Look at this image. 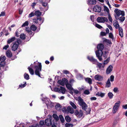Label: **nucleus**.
Instances as JSON below:
<instances>
[{
	"mask_svg": "<svg viewBox=\"0 0 127 127\" xmlns=\"http://www.w3.org/2000/svg\"><path fill=\"white\" fill-rule=\"evenodd\" d=\"M73 126V124L67 123H66L65 125V127H72Z\"/></svg>",
	"mask_w": 127,
	"mask_h": 127,
	"instance_id": "a18cd8bd",
	"label": "nucleus"
},
{
	"mask_svg": "<svg viewBox=\"0 0 127 127\" xmlns=\"http://www.w3.org/2000/svg\"><path fill=\"white\" fill-rule=\"evenodd\" d=\"M53 117L54 118V119L55 120V121H54L55 122H56L57 123V122L59 120V118L58 116L56 114H53Z\"/></svg>",
	"mask_w": 127,
	"mask_h": 127,
	"instance_id": "393cba45",
	"label": "nucleus"
},
{
	"mask_svg": "<svg viewBox=\"0 0 127 127\" xmlns=\"http://www.w3.org/2000/svg\"><path fill=\"white\" fill-rule=\"evenodd\" d=\"M104 10L106 12H107V13H108V15L109 14V10L108 9V8L106 6H104Z\"/></svg>",
	"mask_w": 127,
	"mask_h": 127,
	"instance_id": "4c0bfd02",
	"label": "nucleus"
},
{
	"mask_svg": "<svg viewBox=\"0 0 127 127\" xmlns=\"http://www.w3.org/2000/svg\"><path fill=\"white\" fill-rule=\"evenodd\" d=\"M59 118L60 119V120L62 123H64V118L62 115H60L59 116Z\"/></svg>",
	"mask_w": 127,
	"mask_h": 127,
	"instance_id": "473e14b6",
	"label": "nucleus"
},
{
	"mask_svg": "<svg viewBox=\"0 0 127 127\" xmlns=\"http://www.w3.org/2000/svg\"><path fill=\"white\" fill-rule=\"evenodd\" d=\"M55 107L56 109L58 110H60L62 107V106L59 103H57Z\"/></svg>",
	"mask_w": 127,
	"mask_h": 127,
	"instance_id": "c85d7f7f",
	"label": "nucleus"
},
{
	"mask_svg": "<svg viewBox=\"0 0 127 127\" xmlns=\"http://www.w3.org/2000/svg\"><path fill=\"white\" fill-rule=\"evenodd\" d=\"M70 105L74 109H75L77 107L74 103H73L72 101H70Z\"/></svg>",
	"mask_w": 127,
	"mask_h": 127,
	"instance_id": "ea45409f",
	"label": "nucleus"
},
{
	"mask_svg": "<svg viewBox=\"0 0 127 127\" xmlns=\"http://www.w3.org/2000/svg\"><path fill=\"white\" fill-rule=\"evenodd\" d=\"M110 59V58L109 57L106 60L104 61L103 64H102V68H104V67L105 65L107 64L108 63Z\"/></svg>",
	"mask_w": 127,
	"mask_h": 127,
	"instance_id": "f3484780",
	"label": "nucleus"
},
{
	"mask_svg": "<svg viewBox=\"0 0 127 127\" xmlns=\"http://www.w3.org/2000/svg\"><path fill=\"white\" fill-rule=\"evenodd\" d=\"M97 21L99 23H104L105 22H107L108 20L105 17H99L97 18Z\"/></svg>",
	"mask_w": 127,
	"mask_h": 127,
	"instance_id": "6e6552de",
	"label": "nucleus"
},
{
	"mask_svg": "<svg viewBox=\"0 0 127 127\" xmlns=\"http://www.w3.org/2000/svg\"><path fill=\"white\" fill-rule=\"evenodd\" d=\"M108 18L109 21L110 22H112V19L110 14H109L108 15Z\"/></svg>",
	"mask_w": 127,
	"mask_h": 127,
	"instance_id": "4d7b16f0",
	"label": "nucleus"
},
{
	"mask_svg": "<svg viewBox=\"0 0 127 127\" xmlns=\"http://www.w3.org/2000/svg\"><path fill=\"white\" fill-rule=\"evenodd\" d=\"M83 114L82 110H80L78 115L77 116L79 118H80L82 116Z\"/></svg>",
	"mask_w": 127,
	"mask_h": 127,
	"instance_id": "72a5a7b5",
	"label": "nucleus"
},
{
	"mask_svg": "<svg viewBox=\"0 0 127 127\" xmlns=\"http://www.w3.org/2000/svg\"><path fill=\"white\" fill-rule=\"evenodd\" d=\"M9 47V46L8 45H7L4 46L3 48V49L5 50H6Z\"/></svg>",
	"mask_w": 127,
	"mask_h": 127,
	"instance_id": "0e129e2a",
	"label": "nucleus"
},
{
	"mask_svg": "<svg viewBox=\"0 0 127 127\" xmlns=\"http://www.w3.org/2000/svg\"><path fill=\"white\" fill-rule=\"evenodd\" d=\"M78 101L79 105L82 107V109L86 111V114H89L91 111V109L88 108L87 110V104L84 102L83 99L80 97H78Z\"/></svg>",
	"mask_w": 127,
	"mask_h": 127,
	"instance_id": "f03ea898",
	"label": "nucleus"
},
{
	"mask_svg": "<svg viewBox=\"0 0 127 127\" xmlns=\"http://www.w3.org/2000/svg\"><path fill=\"white\" fill-rule=\"evenodd\" d=\"M111 83L109 78L106 82L105 87L107 88H109L111 87Z\"/></svg>",
	"mask_w": 127,
	"mask_h": 127,
	"instance_id": "5701e85b",
	"label": "nucleus"
},
{
	"mask_svg": "<svg viewBox=\"0 0 127 127\" xmlns=\"http://www.w3.org/2000/svg\"><path fill=\"white\" fill-rule=\"evenodd\" d=\"M95 0H88L87 3L88 4H95L96 3Z\"/></svg>",
	"mask_w": 127,
	"mask_h": 127,
	"instance_id": "6ab92c4d",
	"label": "nucleus"
},
{
	"mask_svg": "<svg viewBox=\"0 0 127 127\" xmlns=\"http://www.w3.org/2000/svg\"><path fill=\"white\" fill-rule=\"evenodd\" d=\"M104 42L107 43L108 44H112V43H111L110 41L108 39H105V40H104Z\"/></svg>",
	"mask_w": 127,
	"mask_h": 127,
	"instance_id": "49530a36",
	"label": "nucleus"
},
{
	"mask_svg": "<svg viewBox=\"0 0 127 127\" xmlns=\"http://www.w3.org/2000/svg\"><path fill=\"white\" fill-rule=\"evenodd\" d=\"M44 122L43 121H40L39 122V124L40 125L42 126L43 125H44Z\"/></svg>",
	"mask_w": 127,
	"mask_h": 127,
	"instance_id": "13d9d810",
	"label": "nucleus"
},
{
	"mask_svg": "<svg viewBox=\"0 0 127 127\" xmlns=\"http://www.w3.org/2000/svg\"><path fill=\"white\" fill-rule=\"evenodd\" d=\"M104 45L103 44H98L97 47L98 50L95 52L96 56L100 61L102 60L101 57L103 54L102 51L104 48Z\"/></svg>",
	"mask_w": 127,
	"mask_h": 127,
	"instance_id": "f257e3e1",
	"label": "nucleus"
},
{
	"mask_svg": "<svg viewBox=\"0 0 127 127\" xmlns=\"http://www.w3.org/2000/svg\"><path fill=\"white\" fill-rule=\"evenodd\" d=\"M85 80L86 82L90 84L92 83V80L89 78H85Z\"/></svg>",
	"mask_w": 127,
	"mask_h": 127,
	"instance_id": "b1692460",
	"label": "nucleus"
},
{
	"mask_svg": "<svg viewBox=\"0 0 127 127\" xmlns=\"http://www.w3.org/2000/svg\"><path fill=\"white\" fill-rule=\"evenodd\" d=\"M109 38L112 39V41H115V38L114 37L112 33H109Z\"/></svg>",
	"mask_w": 127,
	"mask_h": 127,
	"instance_id": "c756f323",
	"label": "nucleus"
},
{
	"mask_svg": "<svg viewBox=\"0 0 127 127\" xmlns=\"http://www.w3.org/2000/svg\"><path fill=\"white\" fill-rule=\"evenodd\" d=\"M93 9L94 11L98 12H100L101 11V7L98 5L95 6Z\"/></svg>",
	"mask_w": 127,
	"mask_h": 127,
	"instance_id": "9b49d317",
	"label": "nucleus"
},
{
	"mask_svg": "<svg viewBox=\"0 0 127 127\" xmlns=\"http://www.w3.org/2000/svg\"><path fill=\"white\" fill-rule=\"evenodd\" d=\"M63 72L65 74H68L69 73V72L68 71L66 70H63Z\"/></svg>",
	"mask_w": 127,
	"mask_h": 127,
	"instance_id": "052dcab7",
	"label": "nucleus"
},
{
	"mask_svg": "<svg viewBox=\"0 0 127 127\" xmlns=\"http://www.w3.org/2000/svg\"><path fill=\"white\" fill-rule=\"evenodd\" d=\"M99 68H100L101 67H102V66L103 65L102 64H101L98 62L97 61V62L95 64Z\"/></svg>",
	"mask_w": 127,
	"mask_h": 127,
	"instance_id": "c9c22d12",
	"label": "nucleus"
},
{
	"mask_svg": "<svg viewBox=\"0 0 127 127\" xmlns=\"http://www.w3.org/2000/svg\"><path fill=\"white\" fill-rule=\"evenodd\" d=\"M108 95L110 98H112L113 97V94L111 92H109L108 93Z\"/></svg>",
	"mask_w": 127,
	"mask_h": 127,
	"instance_id": "c03bdc74",
	"label": "nucleus"
},
{
	"mask_svg": "<svg viewBox=\"0 0 127 127\" xmlns=\"http://www.w3.org/2000/svg\"><path fill=\"white\" fill-rule=\"evenodd\" d=\"M6 55L8 57H11L12 56V54L11 52L9 50H7L6 52Z\"/></svg>",
	"mask_w": 127,
	"mask_h": 127,
	"instance_id": "aec40b11",
	"label": "nucleus"
},
{
	"mask_svg": "<svg viewBox=\"0 0 127 127\" xmlns=\"http://www.w3.org/2000/svg\"><path fill=\"white\" fill-rule=\"evenodd\" d=\"M122 108L125 109H127V104H126L125 105H123Z\"/></svg>",
	"mask_w": 127,
	"mask_h": 127,
	"instance_id": "774afa93",
	"label": "nucleus"
},
{
	"mask_svg": "<svg viewBox=\"0 0 127 127\" xmlns=\"http://www.w3.org/2000/svg\"><path fill=\"white\" fill-rule=\"evenodd\" d=\"M74 93L76 94H78L79 93L78 91L77 90H74L73 89L72 90Z\"/></svg>",
	"mask_w": 127,
	"mask_h": 127,
	"instance_id": "69168bd1",
	"label": "nucleus"
},
{
	"mask_svg": "<svg viewBox=\"0 0 127 127\" xmlns=\"http://www.w3.org/2000/svg\"><path fill=\"white\" fill-rule=\"evenodd\" d=\"M66 88L69 90H72L73 88L72 87L71 85L69 84L66 83Z\"/></svg>",
	"mask_w": 127,
	"mask_h": 127,
	"instance_id": "a878e982",
	"label": "nucleus"
},
{
	"mask_svg": "<svg viewBox=\"0 0 127 127\" xmlns=\"http://www.w3.org/2000/svg\"><path fill=\"white\" fill-rule=\"evenodd\" d=\"M65 119L67 122H70L71 121L70 118L68 116H66L65 117Z\"/></svg>",
	"mask_w": 127,
	"mask_h": 127,
	"instance_id": "e433bc0d",
	"label": "nucleus"
},
{
	"mask_svg": "<svg viewBox=\"0 0 127 127\" xmlns=\"http://www.w3.org/2000/svg\"><path fill=\"white\" fill-rule=\"evenodd\" d=\"M124 16H122L121 17L118 18V19H119L121 22H123L125 19V18L124 17Z\"/></svg>",
	"mask_w": 127,
	"mask_h": 127,
	"instance_id": "79ce46f5",
	"label": "nucleus"
},
{
	"mask_svg": "<svg viewBox=\"0 0 127 127\" xmlns=\"http://www.w3.org/2000/svg\"><path fill=\"white\" fill-rule=\"evenodd\" d=\"M20 37L21 39L24 40L26 38V35L24 33H22L20 35Z\"/></svg>",
	"mask_w": 127,
	"mask_h": 127,
	"instance_id": "58836bf2",
	"label": "nucleus"
},
{
	"mask_svg": "<svg viewBox=\"0 0 127 127\" xmlns=\"http://www.w3.org/2000/svg\"><path fill=\"white\" fill-rule=\"evenodd\" d=\"M30 28L31 30L34 31L36 30L37 27L34 25H32L31 27Z\"/></svg>",
	"mask_w": 127,
	"mask_h": 127,
	"instance_id": "2f4dec72",
	"label": "nucleus"
},
{
	"mask_svg": "<svg viewBox=\"0 0 127 127\" xmlns=\"http://www.w3.org/2000/svg\"><path fill=\"white\" fill-rule=\"evenodd\" d=\"M45 123L47 126H52V127H57V124L56 122H54V120L53 119L51 115H49L48 116V118L45 120Z\"/></svg>",
	"mask_w": 127,
	"mask_h": 127,
	"instance_id": "7ed1b4c3",
	"label": "nucleus"
},
{
	"mask_svg": "<svg viewBox=\"0 0 127 127\" xmlns=\"http://www.w3.org/2000/svg\"><path fill=\"white\" fill-rule=\"evenodd\" d=\"M31 29V28L30 29L29 27H26V31L28 33H32V32Z\"/></svg>",
	"mask_w": 127,
	"mask_h": 127,
	"instance_id": "a19ab883",
	"label": "nucleus"
},
{
	"mask_svg": "<svg viewBox=\"0 0 127 127\" xmlns=\"http://www.w3.org/2000/svg\"><path fill=\"white\" fill-rule=\"evenodd\" d=\"M110 79V81L111 82H113L114 80V76L113 75H112L111 76L110 78H109Z\"/></svg>",
	"mask_w": 127,
	"mask_h": 127,
	"instance_id": "8fccbe9b",
	"label": "nucleus"
},
{
	"mask_svg": "<svg viewBox=\"0 0 127 127\" xmlns=\"http://www.w3.org/2000/svg\"><path fill=\"white\" fill-rule=\"evenodd\" d=\"M113 24L114 27L116 29H119V28L121 27H120V26L118 24V22L116 20H114V21L113 22Z\"/></svg>",
	"mask_w": 127,
	"mask_h": 127,
	"instance_id": "ddd939ff",
	"label": "nucleus"
},
{
	"mask_svg": "<svg viewBox=\"0 0 127 127\" xmlns=\"http://www.w3.org/2000/svg\"><path fill=\"white\" fill-rule=\"evenodd\" d=\"M41 20V18H37V19H34L33 20V22L35 23L39 24L40 25L43 22V21H42L41 22H39V21H40Z\"/></svg>",
	"mask_w": 127,
	"mask_h": 127,
	"instance_id": "4468645a",
	"label": "nucleus"
},
{
	"mask_svg": "<svg viewBox=\"0 0 127 127\" xmlns=\"http://www.w3.org/2000/svg\"><path fill=\"white\" fill-rule=\"evenodd\" d=\"M21 43L20 39H17L14 43L12 47V49L13 51H15L18 48L19 45Z\"/></svg>",
	"mask_w": 127,
	"mask_h": 127,
	"instance_id": "423d86ee",
	"label": "nucleus"
},
{
	"mask_svg": "<svg viewBox=\"0 0 127 127\" xmlns=\"http://www.w3.org/2000/svg\"><path fill=\"white\" fill-rule=\"evenodd\" d=\"M118 121L116 120H115L113 123V126L114 127H115L116 125L118 123Z\"/></svg>",
	"mask_w": 127,
	"mask_h": 127,
	"instance_id": "864d4df0",
	"label": "nucleus"
},
{
	"mask_svg": "<svg viewBox=\"0 0 127 127\" xmlns=\"http://www.w3.org/2000/svg\"><path fill=\"white\" fill-rule=\"evenodd\" d=\"M28 69L29 70L30 73L32 75L34 74V72L33 70V69L32 68H31L30 67H28Z\"/></svg>",
	"mask_w": 127,
	"mask_h": 127,
	"instance_id": "7c9ffc66",
	"label": "nucleus"
},
{
	"mask_svg": "<svg viewBox=\"0 0 127 127\" xmlns=\"http://www.w3.org/2000/svg\"><path fill=\"white\" fill-rule=\"evenodd\" d=\"M95 26L96 27L99 29H100L102 28V27L101 26L99 25L98 24H95Z\"/></svg>",
	"mask_w": 127,
	"mask_h": 127,
	"instance_id": "603ef678",
	"label": "nucleus"
},
{
	"mask_svg": "<svg viewBox=\"0 0 127 127\" xmlns=\"http://www.w3.org/2000/svg\"><path fill=\"white\" fill-rule=\"evenodd\" d=\"M105 95V94L102 93V92H98L96 94V96H98L102 97H104Z\"/></svg>",
	"mask_w": 127,
	"mask_h": 127,
	"instance_id": "a211bd4d",
	"label": "nucleus"
},
{
	"mask_svg": "<svg viewBox=\"0 0 127 127\" xmlns=\"http://www.w3.org/2000/svg\"><path fill=\"white\" fill-rule=\"evenodd\" d=\"M24 77L25 79L27 80H28L29 79V75L26 73H25L24 74Z\"/></svg>",
	"mask_w": 127,
	"mask_h": 127,
	"instance_id": "37998d69",
	"label": "nucleus"
},
{
	"mask_svg": "<svg viewBox=\"0 0 127 127\" xmlns=\"http://www.w3.org/2000/svg\"><path fill=\"white\" fill-rule=\"evenodd\" d=\"M62 111L64 113H66L67 111V109H66V108L65 107L63 108L62 109Z\"/></svg>",
	"mask_w": 127,
	"mask_h": 127,
	"instance_id": "5fc2aeb1",
	"label": "nucleus"
},
{
	"mask_svg": "<svg viewBox=\"0 0 127 127\" xmlns=\"http://www.w3.org/2000/svg\"><path fill=\"white\" fill-rule=\"evenodd\" d=\"M67 112L71 114H73L74 112V110L70 106H68L67 108Z\"/></svg>",
	"mask_w": 127,
	"mask_h": 127,
	"instance_id": "dca6fc26",
	"label": "nucleus"
},
{
	"mask_svg": "<svg viewBox=\"0 0 127 127\" xmlns=\"http://www.w3.org/2000/svg\"><path fill=\"white\" fill-rule=\"evenodd\" d=\"M114 12L115 13L116 15H115V18L117 20H118V17L120 16V15L122 16H125V12L123 11H122L120 10H119L117 8H116Z\"/></svg>",
	"mask_w": 127,
	"mask_h": 127,
	"instance_id": "20e7f679",
	"label": "nucleus"
},
{
	"mask_svg": "<svg viewBox=\"0 0 127 127\" xmlns=\"http://www.w3.org/2000/svg\"><path fill=\"white\" fill-rule=\"evenodd\" d=\"M35 15L34 13L33 12H31L29 15L28 16V17L30 18L32 17H33Z\"/></svg>",
	"mask_w": 127,
	"mask_h": 127,
	"instance_id": "3c124183",
	"label": "nucleus"
},
{
	"mask_svg": "<svg viewBox=\"0 0 127 127\" xmlns=\"http://www.w3.org/2000/svg\"><path fill=\"white\" fill-rule=\"evenodd\" d=\"M84 93L86 95H88L90 94L89 91L88 90H86L84 92Z\"/></svg>",
	"mask_w": 127,
	"mask_h": 127,
	"instance_id": "6e6d98bb",
	"label": "nucleus"
},
{
	"mask_svg": "<svg viewBox=\"0 0 127 127\" xmlns=\"http://www.w3.org/2000/svg\"><path fill=\"white\" fill-rule=\"evenodd\" d=\"M41 14V12L39 11H36L34 13L35 15L37 16H40Z\"/></svg>",
	"mask_w": 127,
	"mask_h": 127,
	"instance_id": "f704fd0d",
	"label": "nucleus"
},
{
	"mask_svg": "<svg viewBox=\"0 0 127 127\" xmlns=\"http://www.w3.org/2000/svg\"><path fill=\"white\" fill-rule=\"evenodd\" d=\"M95 80L99 81H101L103 80V78L101 76L99 75H96L94 77Z\"/></svg>",
	"mask_w": 127,
	"mask_h": 127,
	"instance_id": "2eb2a0df",
	"label": "nucleus"
},
{
	"mask_svg": "<svg viewBox=\"0 0 127 127\" xmlns=\"http://www.w3.org/2000/svg\"><path fill=\"white\" fill-rule=\"evenodd\" d=\"M5 65V63L4 61H1V62L0 63V65L1 66H3Z\"/></svg>",
	"mask_w": 127,
	"mask_h": 127,
	"instance_id": "680f3d73",
	"label": "nucleus"
},
{
	"mask_svg": "<svg viewBox=\"0 0 127 127\" xmlns=\"http://www.w3.org/2000/svg\"><path fill=\"white\" fill-rule=\"evenodd\" d=\"M119 35L121 37H123V30L121 27L119 28Z\"/></svg>",
	"mask_w": 127,
	"mask_h": 127,
	"instance_id": "4be33fe9",
	"label": "nucleus"
},
{
	"mask_svg": "<svg viewBox=\"0 0 127 127\" xmlns=\"http://www.w3.org/2000/svg\"><path fill=\"white\" fill-rule=\"evenodd\" d=\"M5 13L4 12H1L0 14V17L1 16H4L5 15Z\"/></svg>",
	"mask_w": 127,
	"mask_h": 127,
	"instance_id": "e2e57ef3",
	"label": "nucleus"
},
{
	"mask_svg": "<svg viewBox=\"0 0 127 127\" xmlns=\"http://www.w3.org/2000/svg\"><path fill=\"white\" fill-rule=\"evenodd\" d=\"M67 80L65 79H63L62 80H59L58 83L59 84L62 85V86H64L65 84V85L68 83Z\"/></svg>",
	"mask_w": 127,
	"mask_h": 127,
	"instance_id": "1a4fd4ad",
	"label": "nucleus"
},
{
	"mask_svg": "<svg viewBox=\"0 0 127 127\" xmlns=\"http://www.w3.org/2000/svg\"><path fill=\"white\" fill-rule=\"evenodd\" d=\"M113 67L111 65H109L107 68L106 70V73L107 74H109L111 73Z\"/></svg>",
	"mask_w": 127,
	"mask_h": 127,
	"instance_id": "f8f14e48",
	"label": "nucleus"
},
{
	"mask_svg": "<svg viewBox=\"0 0 127 127\" xmlns=\"http://www.w3.org/2000/svg\"><path fill=\"white\" fill-rule=\"evenodd\" d=\"M29 24L28 22V21H26L22 25V27H25L28 26Z\"/></svg>",
	"mask_w": 127,
	"mask_h": 127,
	"instance_id": "09e8293b",
	"label": "nucleus"
},
{
	"mask_svg": "<svg viewBox=\"0 0 127 127\" xmlns=\"http://www.w3.org/2000/svg\"><path fill=\"white\" fill-rule=\"evenodd\" d=\"M54 90L55 91L57 92L60 93V88L57 87H55L54 88Z\"/></svg>",
	"mask_w": 127,
	"mask_h": 127,
	"instance_id": "de8ad7c7",
	"label": "nucleus"
},
{
	"mask_svg": "<svg viewBox=\"0 0 127 127\" xmlns=\"http://www.w3.org/2000/svg\"><path fill=\"white\" fill-rule=\"evenodd\" d=\"M60 90V93L61 92L63 94H65V92L66 91L65 88L63 87L62 86H61Z\"/></svg>",
	"mask_w": 127,
	"mask_h": 127,
	"instance_id": "bb28decb",
	"label": "nucleus"
},
{
	"mask_svg": "<svg viewBox=\"0 0 127 127\" xmlns=\"http://www.w3.org/2000/svg\"><path fill=\"white\" fill-rule=\"evenodd\" d=\"M90 99L91 100H95L96 99V98L95 97H91Z\"/></svg>",
	"mask_w": 127,
	"mask_h": 127,
	"instance_id": "338daca9",
	"label": "nucleus"
},
{
	"mask_svg": "<svg viewBox=\"0 0 127 127\" xmlns=\"http://www.w3.org/2000/svg\"><path fill=\"white\" fill-rule=\"evenodd\" d=\"M88 59L93 64H96L97 62V60L94 58L93 57L88 56Z\"/></svg>",
	"mask_w": 127,
	"mask_h": 127,
	"instance_id": "9d476101",
	"label": "nucleus"
},
{
	"mask_svg": "<svg viewBox=\"0 0 127 127\" xmlns=\"http://www.w3.org/2000/svg\"><path fill=\"white\" fill-rule=\"evenodd\" d=\"M42 66L41 64L39 63L38 65L35 66L34 67L35 69V74L39 77H40V72L41 71Z\"/></svg>",
	"mask_w": 127,
	"mask_h": 127,
	"instance_id": "39448f33",
	"label": "nucleus"
},
{
	"mask_svg": "<svg viewBox=\"0 0 127 127\" xmlns=\"http://www.w3.org/2000/svg\"><path fill=\"white\" fill-rule=\"evenodd\" d=\"M120 101H118L115 104L112 109V112L113 113H115L117 111L120 105Z\"/></svg>",
	"mask_w": 127,
	"mask_h": 127,
	"instance_id": "0eeeda50",
	"label": "nucleus"
},
{
	"mask_svg": "<svg viewBox=\"0 0 127 127\" xmlns=\"http://www.w3.org/2000/svg\"><path fill=\"white\" fill-rule=\"evenodd\" d=\"M42 4V5L44 7H46L47 5V3L45 2H42V3H40Z\"/></svg>",
	"mask_w": 127,
	"mask_h": 127,
	"instance_id": "bf43d9fd",
	"label": "nucleus"
},
{
	"mask_svg": "<svg viewBox=\"0 0 127 127\" xmlns=\"http://www.w3.org/2000/svg\"><path fill=\"white\" fill-rule=\"evenodd\" d=\"M76 77L77 79L79 80L83 79V76L81 74L78 73L76 75Z\"/></svg>",
	"mask_w": 127,
	"mask_h": 127,
	"instance_id": "412c9836",
	"label": "nucleus"
},
{
	"mask_svg": "<svg viewBox=\"0 0 127 127\" xmlns=\"http://www.w3.org/2000/svg\"><path fill=\"white\" fill-rule=\"evenodd\" d=\"M15 39V37H12L10 39H9L7 41V43L8 44H10V43L12 42L13 41H14Z\"/></svg>",
	"mask_w": 127,
	"mask_h": 127,
	"instance_id": "cd10ccee",
	"label": "nucleus"
}]
</instances>
